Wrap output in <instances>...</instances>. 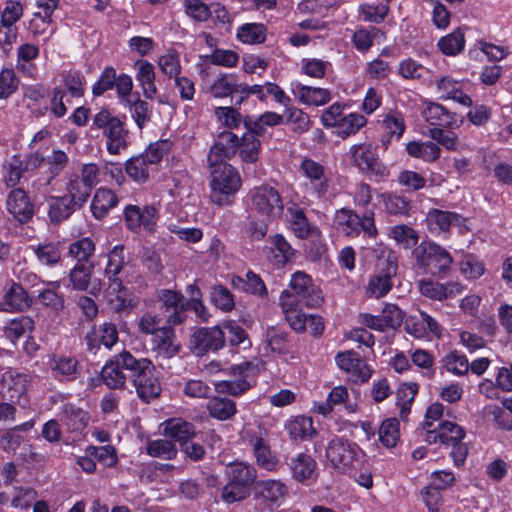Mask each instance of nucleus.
<instances>
[{"instance_id": "1", "label": "nucleus", "mask_w": 512, "mask_h": 512, "mask_svg": "<svg viewBox=\"0 0 512 512\" xmlns=\"http://www.w3.org/2000/svg\"><path fill=\"white\" fill-rule=\"evenodd\" d=\"M122 363L124 369L130 372L132 384L143 401L149 402L160 395L161 385L155 366L149 359H137L130 352L125 351Z\"/></svg>"}, {"instance_id": "2", "label": "nucleus", "mask_w": 512, "mask_h": 512, "mask_svg": "<svg viewBox=\"0 0 512 512\" xmlns=\"http://www.w3.org/2000/svg\"><path fill=\"white\" fill-rule=\"evenodd\" d=\"M210 199L217 206H228L242 186L239 172L230 164L210 167Z\"/></svg>"}, {"instance_id": "3", "label": "nucleus", "mask_w": 512, "mask_h": 512, "mask_svg": "<svg viewBox=\"0 0 512 512\" xmlns=\"http://www.w3.org/2000/svg\"><path fill=\"white\" fill-rule=\"evenodd\" d=\"M346 107L347 105L342 102H335L324 109L320 117L321 124L327 129H332V132L342 139L356 135L368 123L367 117L362 113H345Z\"/></svg>"}, {"instance_id": "4", "label": "nucleus", "mask_w": 512, "mask_h": 512, "mask_svg": "<svg viewBox=\"0 0 512 512\" xmlns=\"http://www.w3.org/2000/svg\"><path fill=\"white\" fill-rule=\"evenodd\" d=\"M325 457L327 465L336 472L352 475L362 462L364 452L357 444L335 437L328 442Z\"/></svg>"}, {"instance_id": "5", "label": "nucleus", "mask_w": 512, "mask_h": 512, "mask_svg": "<svg viewBox=\"0 0 512 512\" xmlns=\"http://www.w3.org/2000/svg\"><path fill=\"white\" fill-rule=\"evenodd\" d=\"M279 304L290 327L297 331H308L312 335H320L324 330V323L320 316L305 314L298 308L297 298L290 292L283 291Z\"/></svg>"}, {"instance_id": "6", "label": "nucleus", "mask_w": 512, "mask_h": 512, "mask_svg": "<svg viewBox=\"0 0 512 512\" xmlns=\"http://www.w3.org/2000/svg\"><path fill=\"white\" fill-rule=\"evenodd\" d=\"M93 126L102 130L109 154L118 155L128 147V130L124 122L108 110H101L95 114Z\"/></svg>"}, {"instance_id": "7", "label": "nucleus", "mask_w": 512, "mask_h": 512, "mask_svg": "<svg viewBox=\"0 0 512 512\" xmlns=\"http://www.w3.org/2000/svg\"><path fill=\"white\" fill-rule=\"evenodd\" d=\"M241 437L252 447L256 463L260 468L268 472L279 470L280 460L276 452L271 449L265 429L258 427L256 430L245 427L241 432Z\"/></svg>"}, {"instance_id": "8", "label": "nucleus", "mask_w": 512, "mask_h": 512, "mask_svg": "<svg viewBox=\"0 0 512 512\" xmlns=\"http://www.w3.org/2000/svg\"><path fill=\"white\" fill-rule=\"evenodd\" d=\"M334 225L347 237H357L361 232L372 238L377 235L373 212H366L360 217L353 210L342 208L335 213Z\"/></svg>"}, {"instance_id": "9", "label": "nucleus", "mask_w": 512, "mask_h": 512, "mask_svg": "<svg viewBox=\"0 0 512 512\" xmlns=\"http://www.w3.org/2000/svg\"><path fill=\"white\" fill-rule=\"evenodd\" d=\"M349 153L353 164L360 171L377 181L387 176V169L380 161L376 147L367 143L355 144L351 146Z\"/></svg>"}, {"instance_id": "10", "label": "nucleus", "mask_w": 512, "mask_h": 512, "mask_svg": "<svg viewBox=\"0 0 512 512\" xmlns=\"http://www.w3.org/2000/svg\"><path fill=\"white\" fill-rule=\"evenodd\" d=\"M397 266L389 258L379 261L376 270L369 276L365 286V294L369 298L380 299L386 296L392 289V278L396 275Z\"/></svg>"}, {"instance_id": "11", "label": "nucleus", "mask_w": 512, "mask_h": 512, "mask_svg": "<svg viewBox=\"0 0 512 512\" xmlns=\"http://www.w3.org/2000/svg\"><path fill=\"white\" fill-rule=\"evenodd\" d=\"M252 209L260 215L274 219L283 212V204L278 191L268 185L255 187L250 192Z\"/></svg>"}, {"instance_id": "12", "label": "nucleus", "mask_w": 512, "mask_h": 512, "mask_svg": "<svg viewBox=\"0 0 512 512\" xmlns=\"http://www.w3.org/2000/svg\"><path fill=\"white\" fill-rule=\"evenodd\" d=\"M289 288L286 291L297 298L298 308L302 303L308 307H317L323 301L320 288L314 285L311 277L302 271H296L292 274Z\"/></svg>"}, {"instance_id": "13", "label": "nucleus", "mask_w": 512, "mask_h": 512, "mask_svg": "<svg viewBox=\"0 0 512 512\" xmlns=\"http://www.w3.org/2000/svg\"><path fill=\"white\" fill-rule=\"evenodd\" d=\"M124 220L127 228L132 232H145L152 234L155 232L158 211L154 205H127L124 208Z\"/></svg>"}, {"instance_id": "14", "label": "nucleus", "mask_w": 512, "mask_h": 512, "mask_svg": "<svg viewBox=\"0 0 512 512\" xmlns=\"http://www.w3.org/2000/svg\"><path fill=\"white\" fill-rule=\"evenodd\" d=\"M29 376L12 369L6 370L0 380V393L13 403L25 406L28 403Z\"/></svg>"}, {"instance_id": "15", "label": "nucleus", "mask_w": 512, "mask_h": 512, "mask_svg": "<svg viewBox=\"0 0 512 512\" xmlns=\"http://www.w3.org/2000/svg\"><path fill=\"white\" fill-rule=\"evenodd\" d=\"M417 262L423 267L433 266L439 273L449 270L453 258L447 250L436 243H421L415 250Z\"/></svg>"}, {"instance_id": "16", "label": "nucleus", "mask_w": 512, "mask_h": 512, "mask_svg": "<svg viewBox=\"0 0 512 512\" xmlns=\"http://www.w3.org/2000/svg\"><path fill=\"white\" fill-rule=\"evenodd\" d=\"M465 222L461 215L440 209H431L426 215L427 228L436 235L447 233L451 227H457L463 233L468 229Z\"/></svg>"}, {"instance_id": "17", "label": "nucleus", "mask_w": 512, "mask_h": 512, "mask_svg": "<svg viewBox=\"0 0 512 512\" xmlns=\"http://www.w3.org/2000/svg\"><path fill=\"white\" fill-rule=\"evenodd\" d=\"M300 173L307 179V186L318 198L323 197L329 188V175L325 167L312 160L305 158L300 165Z\"/></svg>"}, {"instance_id": "18", "label": "nucleus", "mask_w": 512, "mask_h": 512, "mask_svg": "<svg viewBox=\"0 0 512 512\" xmlns=\"http://www.w3.org/2000/svg\"><path fill=\"white\" fill-rule=\"evenodd\" d=\"M105 299L111 310L121 314L130 313L137 305L135 297L123 286L119 278H113L108 283L105 290Z\"/></svg>"}, {"instance_id": "19", "label": "nucleus", "mask_w": 512, "mask_h": 512, "mask_svg": "<svg viewBox=\"0 0 512 512\" xmlns=\"http://www.w3.org/2000/svg\"><path fill=\"white\" fill-rule=\"evenodd\" d=\"M288 495V487L280 479L259 480L255 484V497L270 508L279 507Z\"/></svg>"}, {"instance_id": "20", "label": "nucleus", "mask_w": 512, "mask_h": 512, "mask_svg": "<svg viewBox=\"0 0 512 512\" xmlns=\"http://www.w3.org/2000/svg\"><path fill=\"white\" fill-rule=\"evenodd\" d=\"M335 359L338 367L355 383H364L372 375L370 367L353 351L340 352Z\"/></svg>"}, {"instance_id": "21", "label": "nucleus", "mask_w": 512, "mask_h": 512, "mask_svg": "<svg viewBox=\"0 0 512 512\" xmlns=\"http://www.w3.org/2000/svg\"><path fill=\"white\" fill-rule=\"evenodd\" d=\"M190 343L198 355L208 351H217L225 345L224 331L220 326L200 328L193 333Z\"/></svg>"}, {"instance_id": "22", "label": "nucleus", "mask_w": 512, "mask_h": 512, "mask_svg": "<svg viewBox=\"0 0 512 512\" xmlns=\"http://www.w3.org/2000/svg\"><path fill=\"white\" fill-rule=\"evenodd\" d=\"M293 480L310 485L317 479V462L307 453H298L288 462Z\"/></svg>"}, {"instance_id": "23", "label": "nucleus", "mask_w": 512, "mask_h": 512, "mask_svg": "<svg viewBox=\"0 0 512 512\" xmlns=\"http://www.w3.org/2000/svg\"><path fill=\"white\" fill-rule=\"evenodd\" d=\"M237 142V135L231 131L221 132L215 140L213 146L210 148L208 154L209 168L220 164H228L226 159H229L236 154Z\"/></svg>"}, {"instance_id": "24", "label": "nucleus", "mask_w": 512, "mask_h": 512, "mask_svg": "<svg viewBox=\"0 0 512 512\" xmlns=\"http://www.w3.org/2000/svg\"><path fill=\"white\" fill-rule=\"evenodd\" d=\"M93 265L77 263L69 273L70 283L75 290H88L93 296L100 294L102 290L101 280L92 278Z\"/></svg>"}, {"instance_id": "25", "label": "nucleus", "mask_w": 512, "mask_h": 512, "mask_svg": "<svg viewBox=\"0 0 512 512\" xmlns=\"http://www.w3.org/2000/svg\"><path fill=\"white\" fill-rule=\"evenodd\" d=\"M6 209L15 220L21 223L28 222L34 215V205L21 188L13 189L8 194Z\"/></svg>"}, {"instance_id": "26", "label": "nucleus", "mask_w": 512, "mask_h": 512, "mask_svg": "<svg viewBox=\"0 0 512 512\" xmlns=\"http://www.w3.org/2000/svg\"><path fill=\"white\" fill-rule=\"evenodd\" d=\"M250 366L251 364L249 362H244L242 364L232 366L230 368L231 373L233 375H240L243 377L236 380H224L216 382L214 384L216 392L219 394H228L237 397L248 391L253 386V384L246 379L247 371Z\"/></svg>"}, {"instance_id": "27", "label": "nucleus", "mask_w": 512, "mask_h": 512, "mask_svg": "<svg viewBox=\"0 0 512 512\" xmlns=\"http://www.w3.org/2000/svg\"><path fill=\"white\" fill-rule=\"evenodd\" d=\"M30 306L31 299L27 292L20 284L15 282L11 283L0 299V311L2 312H24L28 310Z\"/></svg>"}, {"instance_id": "28", "label": "nucleus", "mask_w": 512, "mask_h": 512, "mask_svg": "<svg viewBox=\"0 0 512 512\" xmlns=\"http://www.w3.org/2000/svg\"><path fill=\"white\" fill-rule=\"evenodd\" d=\"M422 116L432 126L458 128L462 123L455 113L448 111L443 105L433 102L424 103Z\"/></svg>"}, {"instance_id": "29", "label": "nucleus", "mask_w": 512, "mask_h": 512, "mask_svg": "<svg viewBox=\"0 0 512 512\" xmlns=\"http://www.w3.org/2000/svg\"><path fill=\"white\" fill-rule=\"evenodd\" d=\"M37 497L36 491L29 486L15 485L0 492V505L14 509H28Z\"/></svg>"}, {"instance_id": "30", "label": "nucleus", "mask_w": 512, "mask_h": 512, "mask_svg": "<svg viewBox=\"0 0 512 512\" xmlns=\"http://www.w3.org/2000/svg\"><path fill=\"white\" fill-rule=\"evenodd\" d=\"M291 92L301 104L307 106H324L332 100L329 89L307 86L299 82L292 83Z\"/></svg>"}, {"instance_id": "31", "label": "nucleus", "mask_w": 512, "mask_h": 512, "mask_svg": "<svg viewBox=\"0 0 512 512\" xmlns=\"http://www.w3.org/2000/svg\"><path fill=\"white\" fill-rule=\"evenodd\" d=\"M268 243L267 258L277 268H281L290 262L295 255V250L281 234L273 235Z\"/></svg>"}, {"instance_id": "32", "label": "nucleus", "mask_w": 512, "mask_h": 512, "mask_svg": "<svg viewBox=\"0 0 512 512\" xmlns=\"http://www.w3.org/2000/svg\"><path fill=\"white\" fill-rule=\"evenodd\" d=\"M152 351L157 356L165 359L172 358L179 351V344L176 343L174 331L170 327H162L159 331L152 335L151 339Z\"/></svg>"}, {"instance_id": "33", "label": "nucleus", "mask_w": 512, "mask_h": 512, "mask_svg": "<svg viewBox=\"0 0 512 512\" xmlns=\"http://www.w3.org/2000/svg\"><path fill=\"white\" fill-rule=\"evenodd\" d=\"M464 437L463 427L451 421H444L437 425L436 430L426 433L424 440L428 443H435L439 439L441 443L450 445V443L462 441Z\"/></svg>"}, {"instance_id": "34", "label": "nucleus", "mask_w": 512, "mask_h": 512, "mask_svg": "<svg viewBox=\"0 0 512 512\" xmlns=\"http://www.w3.org/2000/svg\"><path fill=\"white\" fill-rule=\"evenodd\" d=\"M136 69V81L139 83L142 93L147 99H154L157 95V87L155 85V69L152 63L147 60H137L134 64Z\"/></svg>"}, {"instance_id": "35", "label": "nucleus", "mask_w": 512, "mask_h": 512, "mask_svg": "<svg viewBox=\"0 0 512 512\" xmlns=\"http://www.w3.org/2000/svg\"><path fill=\"white\" fill-rule=\"evenodd\" d=\"M381 126L384 134L380 141L385 149L389 146L393 138L399 140L406 129L404 118L401 113L393 110L383 115Z\"/></svg>"}, {"instance_id": "36", "label": "nucleus", "mask_w": 512, "mask_h": 512, "mask_svg": "<svg viewBox=\"0 0 512 512\" xmlns=\"http://www.w3.org/2000/svg\"><path fill=\"white\" fill-rule=\"evenodd\" d=\"M437 92L442 99H452L459 104L470 107L472 99L462 91L461 83L450 76H443L436 81Z\"/></svg>"}, {"instance_id": "37", "label": "nucleus", "mask_w": 512, "mask_h": 512, "mask_svg": "<svg viewBox=\"0 0 512 512\" xmlns=\"http://www.w3.org/2000/svg\"><path fill=\"white\" fill-rule=\"evenodd\" d=\"M162 433L181 445L195 435V428L192 423L182 418H171L160 425Z\"/></svg>"}, {"instance_id": "38", "label": "nucleus", "mask_w": 512, "mask_h": 512, "mask_svg": "<svg viewBox=\"0 0 512 512\" xmlns=\"http://www.w3.org/2000/svg\"><path fill=\"white\" fill-rule=\"evenodd\" d=\"M39 55V49L37 46L24 43L17 49V60L16 68L24 76L29 78H36L38 74V68L35 64V60Z\"/></svg>"}, {"instance_id": "39", "label": "nucleus", "mask_w": 512, "mask_h": 512, "mask_svg": "<svg viewBox=\"0 0 512 512\" xmlns=\"http://www.w3.org/2000/svg\"><path fill=\"white\" fill-rule=\"evenodd\" d=\"M284 428L292 440L307 441L316 434L312 418L302 415L288 419Z\"/></svg>"}, {"instance_id": "40", "label": "nucleus", "mask_w": 512, "mask_h": 512, "mask_svg": "<svg viewBox=\"0 0 512 512\" xmlns=\"http://www.w3.org/2000/svg\"><path fill=\"white\" fill-rule=\"evenodd\" d=\"M124 352H121L118 355H115L110 361H108L102 368L101 378L105 385L109 388H120L126 382V376L122 372L123 363L122 357L124 356Z\"/></svg>"}, {"instance_id": "41", "label": "nucleus", "mask_w": 512, "mask_h": 512, "mask_svg": "<svg viewBox=\"0 0 512 512\" xmlns=\"http://www.w3.org/2000/svg\"><path fill=\"white\" fill-rule=\"evenodd\" d=\"M260 141L257 137V132L249 130L243 134L241 139L238 138L236 143V153L242 161L247 163H254L258 160L260 153Z\"/></svg>"}, {"instance_id": "42", "label": "nucleus", "mask_w": 512, "mask_h": 512, "mask_svg": "<svg viewBox=\"0 0 512 512\" xmlns=\"http://www.w3.org/2000/svg\"><path fill=\"white\" fill-rule=\"evenodd\" d=\"M159 298L167 310L173 311L169 316V322L172 324H180L183 322L184 318L182 314L186 309V305H188L183 295L172 290H162Z\"/></svg>"}, {"instance_id": "43", "label": "nucleus", "mask_w": 512, "mask_h": 512, "mask_svg": "<svg viewBox=\"0 0 512 512\" xmlns=\"http://www.w3.org/2000/svg\"><path fill=\"white\" fill-rule=\"evenodd\" d=\"M409 156L424 162H434L440 157L441 150L438 145L430 141H411L406 145Z\"/></svg>"}, {"instance_id": "44", "label": "nucleus", "mask_w": 512, "mask_h": 512, "mask_svg": "<svg viewBox=\"0 0 512 512\" xmlns=\"http://www.w3.org/2000/svg\"><path fill=\"white\" fill-rule=\"evenodd\" d=\"M118 200L113 191L106 188H99L92 200L91 211L95 218L105 217L108 211L117 204Z\"/></svg>"}, {"instance_id": "45", "label": "nucleus", "mask_w": 512, "mask_h": 512, "mask_svg": "<svg viewBox=\"0 0 512 512\" xmlns=\"http://www.w3.org/2000/svg\"><path fill=\"white\" fill-rule=\"evenodd\" d=\"M66 191V196L69 197L75 205L81 206L89 198L92 189L83 182L79 174L72 173L68 177Z\"/></svg>"}, {"instance_id": "46", "label": "nucleus", "mask_w": 512, "mask_h": 512, "mask_svg": "<svg viewBox=\"0 0 512 512\" xmlns=\"http://www.w3.org/2000/svg\"><path fill=\"white\" fill-rule=\"evenodd\" d=\"M232 285L247 293L255 294L258 296H266L267 288L262 279L252 271H248L245 278L234 276L231 281Z\"/></svg>"}, {"instance_id": "47", "label": "nucleus", "mask_w": 512, "mask_h": 512, "mask_svg": "<svg viewBox=\"0 0 512 512\" xmlns=\"http://www.w3.org/2000/svg\"><path fill=\"white\" fill-rule=\"evenodd\" d=\"M125 169L130 178L138 183H143L148 180L150 172L155 167L140 154L127 160Z\"/></svg>"}, {"instance_id": "48", "label": "nucleus", "mask_w": 512, "mask_h": 512, "mask_svg": "<svg viewBox=\"0 0 512 512\" xmlns=\"http://www.w3.org/2000/svg\"><path fill=\"white\" fill-rule=\"evenodd\" d=\"M267 30L260 23H245L236 32L237 39L243 44H261L266 39Z\"/></svg>"}, {"instance_id": "49", "label": "nucleus", "mask_w": 512, "mask_h": 512, "mask_svg": "<svg viewBox=\"0 0 512 512\" xmlns=\"http://www.w3.org/2000/svg\"><path fill=\"white\" fill-rule=\"evenodd\" d=\"M438 48L447 56L459 54L465 46V34L462 28L455 29L453 32L439 39Z\"/></svg>"}, {"instance_id": "50", "label": "nucleus", "mask_w": 512, "mask_h": 512, "mask_svg": "<svg viewBox=\"0 0 512 512\" xmlns=\"http://www.w3.org/2000/svg\"><path fill=\"white\" fill-rule=\"evenodd\" d=\"M440 363L447 372L456 376L465 375L470 367L468 358L457 350L448 352L442 357Z\"/></svg>"}, {"instance_id": "51", "label": "nucleus", "mask_w": 512, "mask_h": 512, "mask_svg": "<svg viewBox=\"0 0 512 512\" xmlns=\"http://www.w3.org/2000/svg\"><path fill=\"white\" fill-rule=\"evenodd\" d=\"M207 409L211 417L221 421L232 418L237 412L234 401L220 397L211 398L207 403Z\"/></svg>"}, {"instance_id": "52", "label": "nucleus", "mask_w": 512, "mask_h": 512, "mask_svg": "<svg viewBox=\"0 0 512 512\" xmlns=\"http://www.w3.org/2000/svg\"><path fill=\"white\" fill-rule=\"evenodd\" d=\"M288 214L290 230L300 239L307 238L312 232V227L303 210L296 206L290 207L288 208Z\"/></svg>"}, {"instance_id": "53", "label": "nucleus", "mask_w": 512, "mask_h": 512, "mask_svg": "<svg viewBox=\"0 0 512 512\" xmlns=\"http://www.w3.org/2000/svg\"><path fill=\"white\" fill-rule=\"evenodd\" d=\"M48 203V214L52 222H59L66 219L74 211V207L76 206L66 195L50 197Z\"/></svg>"}, {"instance_id": "54", "label": "nucleus", "mask_w": 512, "mask_h": 512, "mask_svg": "<svg viewBox=\"0 0 512 512\" xmlns=\"http://www.w3.org/2000/svg\"><path fill=\"white\" fill-rule=\"evenodd\" d=\"M227 476L229 481L249 487L256 478V470L253 466L237 462L227 467Z\"/></svg>"}, {"instance_id": "55", "label": "nucleus", "mask_w": 512, "mask_h": 512, "mask_svg": "<svg viewBox=\"0 0 512 512\" xmlns=\"http://www.w3.org/2000/svg\"><path fill=\"white\" fill-rule=\"evenodd\" d=\"M284 121L286 124L291 125L293 130L298 133H304L311 127L310 116L302 109L290 104L285 107Z\"/></svg>"}, {"instance_id": "56", "label": "nucleus", "mask_w": 512, "mask_h": 512, "mask_svg": "<svg viewBox=\"0 0 512 512\" xmlns=\"http://www.w3.org/2000/svg\"><path fill=\"white\" fill-rule=\"evenodd\" d=\"M48 288L38 294L40 303L55 312H59L64 308V298L57 293L60 288V281H50L47 283Z\"/></svg>"}, {"instance_id": "57", "label": "nucleus", "mask_w": 512, "mask_h": 512, "mask_svg": "<svg viewBox=\"0 0 512 512\" xmlns=\"http://www.w3.org/2000/svg\"><path fill=\"white\" fill-rule=\"evenodd\" d=\"M34 329V321L29 316H20L6 323L4 334L11 341L23 337Z\"/></svg>"}, {"instance_id": "58", "label": "nucleus", "mask_w": 512, "mask_h": 512, "mask_svg": "<svg viewBox=\"0 0 512 512\" xmlns=\"http://www.w3.org/2000/svg\"><path fill=\"white\" fill-rule=\"evenodd\" d=\"M65 423L71 431H82L89 423V414L81 408L73 405H66L65 410Z\"/></svg>"}, {"instance_id": "59", "label": "nucleus", "mask_w": 512, "mask_h": 512, "mask_svg": "<svg viewBox=\"0 0 512 512\" xmlns=\"http://www.w3.org/2000/svg\"><path fill=\"white\" fill-rule=\"evenodd\" d=\"M417 393L415 384H403L396 393V405L399 407V415L402 420L410 413L411 405Z\"/></svg>"}, {"instance_id": "60", "label": "nucleus", "mask_w": 512, "mask_h": 512, "mask_svg": "<svg viewBox=\"0 0 512 512\" xmlns=\"http://www.w3.org/2000/svg\"><path fill=\"white\" fill-rule=\"evenodd\" d=\"M159 70L169 78H175L180 75L182 67L180 62V55L174 50H168L161 55L157 61Z\"/></svg>"}, {"instance_id": "61", "label": "nucleus", "mask_w": 512, "mask_h": 512, "mask_svg": "<svg viewBox=\"0 0 512 512\" xmlns=\"http://www.w3.org/2000/svg\"><path fill=\"white\" fill-rule=\"evenodd\" d=\"M235 74H222L216 78L209 88L212 97L221 99L233 95L235 88Z\"/></svg>"}, {"instance_id": "62", "label": "nucleus", "mask_w": 512, "mask_h": 512, "mask_svg": "<svg viewBox=\"0 0 512 512\" xmlns=\"http://www.w3.org/2000/svg\"><path fill=\"white\" fill-rule=\"evenodd\" d=\"M129 104L122 105L124 108L129 109L134 118L136 125L142 129L143 126L150 119V107L149 104L141 100L138 93H135L134 98L129 101Z\"/></svg>"}, {"instance_id": "63", "label": "nucleus", "mask_w": 512, "mask_h": 512, "mask_svg": "<svg viewBox=\"0 0 512 512\" xmlns=\"http://www.w3.org/2000/svg\"><path fill=\"white\" fill-rule=\"evenodd\" d=\"M31 248L37 257V260L42 265L54 266L61 259V252L58 246L54 243L39 244L38 246H32Z\"/></svg>"}, {"instance_id": "64", "label": "nucleus", "mask_w": 512, "mask_h": 512, "mask_svg": "<svg viewBox=\"0 0 512 512\" xmlns=\"http://www.w3.org/2000/svg\"><path fill=\"white\" fill-rule=\"evenodd\" d=\"M146 452L151 457L171 460L176 456L177 449L175 445L167 439H156L148 442Z\"/></svg>"}]
</instances>
